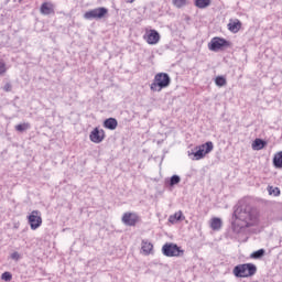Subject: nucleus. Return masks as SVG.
Listing matches in <instances>:
<instances>
[{
    "label": "nucleus",
    "mask_w": 282,
    "mask_h": 282,
    "mask_svg": "<svg viewBox=\"0 0 282 282\" xmlns=\"http://www.w3.org/2000/svg\"><path fill=\"white\" fill-rule=\"evenodd\" d=\"M1 279H2V281H12V273H10L8 271L2 273Z\"/></svg>",
    "instance_id": "bb28decb"
},
{
    "label": "nucleus",
    "mask_w": 282,
    "mask_h": 282,
    "mask_svg": "<svg viewBox=\"0 0 282 282\" xmlns=\"http://www.w3.org/2000/svg\"><path fill=\"white\" fill-rule=\"evenodd\" d=\"M0 74H6V63L0 62Z\"/></svg>",
    "instance_id": "c756f323"
},
{
    "label": "nucleus",
    "mask_w": 282,
    "mask_h": 282,
    "mask_svg": "<svg viewBox=\"0 0 282 282\" xmlns=\"http://www.w3.org/2000/svg\"><path fill=\"white\" fill-rule=\"evenodd\" d=\"M224 47H230V42L223 37H214L208 44V48L212 52H219V50H224Z\"/></svg>",
    "instance_id": "0eeeda50"
},
{
    "label": "nucleus",
    "mask_w": 282,
    "mask_h": 282,
    "mask_svg": "<svg viewBox=\"0 0 282 282\" xmlns=\"http://www.w3.org/2000/svg\"><path fill=\"white\" fill-rule=\"evenodd\" d=\"M141 250L144 254H151V252L153 251V243L142 240Z\"/></svg>",
    "instance_id": "4468645a"
},
{
    "label": "nucleus",
    "mask_w": 282,
    "mask_h": 282,
    "mask_svg": "<svg viewBox=\"0 0 282 282\" xmlns=\"http://www.w3.org/2000/svg\"><path fill=\"white\" fill-rule=\"evenodd\" d=\"M213 149H215L213 141H207L205 144L196 147L195 152L188 151V158H192V160H204Z\"/></svg>",
    "instance_id": "20e7f679"
},
{
    "label": "nucleus",
    "mask_w": 282,
    "mask_h": 282,
    "mask_svg": "<svg viewBox=\"0 0 282 282\" xmlns=\"http://www.w3.org/2000/svg\"><path fill=\"white\" fill-rule=\"evenodd\" d=\"M234 217L240 221H245L247 227L259 224V212L250 206H238L234 212Z\"/></svg>",
    "instance_id": "f257e3e1"
},
{
    "label": "nucleus",
    "mask_w": 282,
    "mask_h": 282,
    "mask_svg": "<svg viewBox=\"0 0 282 282\" xmlns=\"http://www.w3.org/2000/svg\"><path fill=\"white\" fill-rule=\"evenodd\" d=\"M30 129V123H20L15 126V131H19L20 133H23V131H28Z\"/></svg>",
    "instance_id": "5701e85b"
},
{
    "label": "nucleus",
    "mask_w": 282,
    "mask_h": 282,
    "mask_svg": "<svg viewBox=\"0 0 282 282\" xmlns=\"http://www.w3.org/2000/svg\"><path fill=\"white\" fill-rule=\"evenodd\" d=\"M133 1H135V0H128V3H133Z\"/></svg>",
    "instance_id": "7c9ffc66"
},
{
    "label": "nucleus",
    "mask_w": 282,
    "mask_h": 282,
    "mask_svg": "<svg viewBox=\"0 0 282 282\" xmlns=\"http://www.w3.org/2000/svg\"><path fill=\"white\" fill-rule=\"evenodd\" d=\"M268 191L269 195H274V197H279V195H281V189H279V187L269 186Z\"/></svg>",
    "instance_id": "b1692460"
},
{
    "label": "nucleus",
    "mask_w": 282,
    "mask_h": 282,
    "mask_svg": "<svg viewBox=\"0 0 282 282\" xmlns=\"http://www.w3.org/2000/svg\"><path fill=\"white\" fill-rule=\"evenodd\" d=\"M221 226H223V223L220 218L215 217L210 220L212 230H221Z\"/></svg>",
    "instance_id": "6ab92c4d"
},
{
    "label": "nucleus",
    "mask_w": 282,
    "mask_h": 282,
    "mask_svg": "<svg viewBox=\"0 0 282 282\" xmlns=\"http://www.w3.org/2000/svg\"><path fill=\"white\" fill-rule=\"evenodd\" d=\"M268 143L263 139H256L252 143V149L256 151H261Z\"/></svg>",
    "instance_id": "a211bd4d"
},
{
    "label": "nucleus",
    "mask_w": 282,
    "mask_h": 282,
    "mask_svg": "<svg viewBox=\"0 0 282 282\" xmlns=\"http://www.w3.org/2000/svg\"><path fill=\"white\" fill-rule=\"evenodd\" d=\"M180 182H182L180 175L174 174L173 176H171L169 184L170 186H176V184H180Z\"/></svg>",
    "instance_id": "4be33fe9"
},
{
    "label": "nucleus",
    "mask_w": 282,
    "mask_h": 282,
    "mask_svg": "<svg viewBox=\"0 0 282 282\" xmlns=\"http://www.w3.org/2000/svg\"><path fill=\"white\" fill-rule=\"evenodd\" d=\"M40 12L45 15L54 14V4L52 2L42 3Z\"/></svg>",
    "instance_id": "f8f14e48"
},
{
    "label": "nucleus",
    "mask_w": 282,
    "mask_h": 282,
    "mask_svg": "<svg viewBox=\"0 0 282 282\" xmlns=\"http://www.w3.org/2000/svg\"><path fill=\"white\" fill-rule=\"evenodd\" d=\"M162 253L164 257H183L184 256V250L180 248L176 243L173 242H166L162 247Z\"/></svg>",
    "instance_id": "39448f33"
},
{
    "label": "nucleus",
    "mask_w": 282,
    "mask_h": 282,
    "mask_svg": "<svg viewBox=\"0 0 282 282\" xmlns=\"http://www.w3.org/2000/svg\"><path fill=\"white\" fill-rule=\"evenodd\" d=\"M11 259H13L14 261H19L21 259V256L19 254V252L15 251L11 254Z\"/></svg>",
    "instance_id": "c85d7f7f"
},
{
    "label": "nucleus",
    "mask_w": 282,
    "mask_h": 282,
    "mask_svg": "<svg viewBox=\"0 0 282 282\" xmlns=\"http://www.w3.org/2000/svg\"><path fill=\"white\" fill-rule=\"evenodd\" d=\"M105 129H109L110 131H115L118 128V120L116 118H108L104 121Z\"/></svg>",
    "instance_id": "ddd939ff"
},
{
    "label": "nucleus",
    "mask_w": 282,
    "mask_h": 282,
    "mask_svg": "<svg viewBox=\"0 0 282 282\" xmlns=\"http://www.w3.org/2000/svg\"><path fill=\"white\" fill-rule=\"evenodd\" d=\"M149 45H158L160 43V33L155 30H151L147 37Z\"/></svg>",
    "instance_id": "9b49d317"
},
{
    "label": "nucleus",
    "mask_w": 282,
    "mask_h": 282,
    "mask_svg": "<svg viewBox=\"0 0 282 282\" xmlns=\"http://www.w3.org/2000/svg\"><path fill=\"white\" fill-rule=\"evenodd\" d=\"M234 274L237 279H248L257 274V265L252 263L238 264L234 268Z\"/></svg>",
    "instance_id": "7ed1b4c3"
},
{
    "label": "nucleus",
    "mask_w": 282,
    "mask_h": 282,
    "mask_svg": "<svg viewBox=\"0 0 282 282\" xmlns=\"http://www.w3.org/2000/svg\"><path fill=\"white\" fill-rule=\"evenodd\" d=\"M121 221L124 226H135L140 221V216L135 213L127 212L123 214Z\"/></svg>",
    "instance_id": "1a4fd4ad"
},
{
    "label": "nucleus",
    "mask_w": 282,
    "mask_h": 282,
    "mask_svg": "<svg viewBox=\"0 0 282 282\" xmlns=\"http://www.w3.org/2000/svg\"><path fill=\"white\" fill-rule=\"evenodd\" d=\"M194 6L199 8V10H204L210 6V0H195Z\"/></svg>",
    "instance_id": "aec40b11"
},
{
    "label": "nucleus",
    "mask_w": 282,
    "mask_h": 282,
    "mask_svg": "<svg viewBox=\"0 0 282 282\" xmlns=\"http://www.w3.org/2000/svg\"><path fill=\"white\" fill-rule=\"evenodd\" d=\"M262 257H265V249H259L251 253V259H262Z\"/></svg>",
    "instance_id": "412c9836"
},
{
    "label": "nucleus",
    "mask_w": 282,
    "mask_h": 282,
    "mask_svg": "<svg viewBox=\"0 0 282 282\" xmlns=\"http://www.w3.org/2000/svg\"><path fill=\"white\" fill-rule=\"evenodd\" d=\"M108 12L109 10L107 8L99 7V8L87 11L84 14V19H86L87 21H94V19L98 21V19H105V15H107Z\"/></svg>",
    "instance_id": "423d86ee"
},
{
    "label": "nucleus",
    "mask_w": 282,
    "mask_h": 282,
    "mask_svg": "<svg viewBox=\"0 0 282 282\" xmlns=\"http://www.w3.org/2000/svg\"><path fill=\"white\" fill-rule=\"evenodd\" d=\"M28 219L31 226V230L41 228V225L43 224V218L41 217V212L39 210H33L31 215L28 216Z\"/></svg>",
    "instance_id": "6e6552de"
},
{
    "label": "nucleus",
    "mask_w": 282,
    "mask_h": 282,
    "mask_svg": "<svg viewBox=\"0 0 282 282\" xmlns=\"http://www.w3.org/2000/svg\"><path fill=\"white\" fill-rule=\"evenodd\" d=\"M215 84L217 85V87H224L226 85V77L224 76L216 77Z\"/></svg>",
    "instance_id": "393cba45"
},
{
    "label": "nucleus",
    "mask_w": 282,
    "mask_h": 282,
    "mask_svg": "<svg viewBox=\"0 0 282 282\" xmlns=\"http://www.w3.org/2000/svg\"><path fill=\"white\" fill-rule=\"evenodd\" d=\"M171 85V76L167 73H159L154 76L152 84L150 85L151 91H162Z\"/></svg>",
    "instance_id": "f03ea898"
},
{
    "label": "nucleus",
    "mask_w": 282,
    "mask_h": 282,
    "mask_svg": "<svg viewBox=\"0 0 282 282\" xmlns=\"http://www.w3.org/2000/svg\"><path fill=\"white\" fill-rule=\"evenodd\" d=\"M89 140L95 144H100L105 140V130L95 128L89 134Z\"/></svg>",
    "instance_id": "9d476101"
},
{
    "label": "nucleus",
    "mask_w": 282,
    "mask_h": 282,
    "mask_svg": "<svg viewBox=\"0 0 282 282\" xmlns=\"http://www.w3.org/2000/svg\"><path fill=\"white\" fill-rule=\"evenodd\" d=\"M228 30L230 32H234V34H237V32H239V30H241V22L239 20H237V22H230L228 24Z\"/></svg>",
    "instance_id": "f3484780"
},
{
    "label": "nucleus",
    "mask_w": 282,
    "mask_h": 282,
    "mask_svg": "<svg viewBox=\"0 0 282 282\" xmlns=\"http://www.w3.org/2000/svg\"><path fill=\"white\" fill-rule=\"evenodd\" d=\"M175 8H184L186 6V0H173Z\"/></svg>",
    "instance_id": "a878e982"
},
{
    "label": "nucleus",
    "mask_w": 282,
    "mask_h": 282,
    "mask_svg": "<svg viewBox=\"0 0 282 282\" xmlns=\"http://www.w3.org/2000/svg\"><path fill=\"white\" fill-rule=\"evenodd\" d=\"M3 91H12V84L10 83L4 84Z\"/></svg>",
    "instance_id": "cd10ccee"
},
{
    "label": "nucleus",
    "mask_w": 282,
    "mask_h": 282,
    "mask_svg": "<svg viewBox=\"0 0 282 282\" xmlns=\"http://www.w3.org/2000/svg\"><path fill=\"white\" fill-rule=\"evenodd\" d=\"M273 166L275 169H282V151L274 154V156H273Z\"/></svg>",
    "instance_id": "2eb2a0df"
},
{
    "label": "nucleus",
    "mask_w": 282,
    "mask_h": 282,
    "mask_svg": "<svg viewBox=\"0 0 282 282\" xmlns=\"http://www.w3.org/2000/svg\"><path fill=\"white\" fill-rule=\"evenodd\" d=\"M183 219H185L184 214L182 213V210H180L174 215L170 216L169 221L171 224H175L176 221H183Z\"/></svg>",
    "instance_id": "dca6fc26"
}]
</instances>
